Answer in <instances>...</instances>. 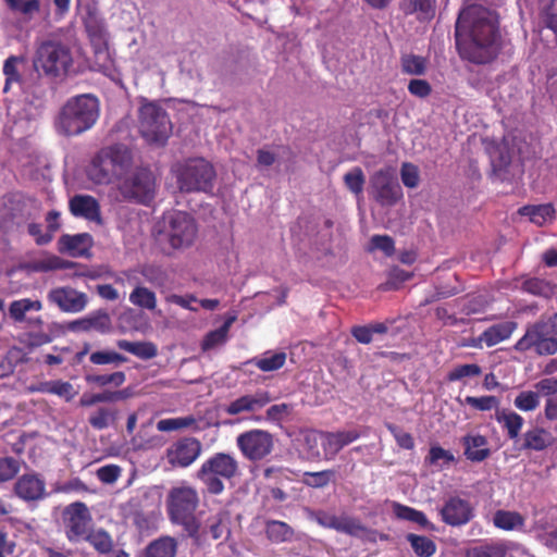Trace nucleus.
Returning <instances> with one entry per match:
<instances>
[{
    "label": "nucleus",
    "instance_id": "72a5a7b5",
    "mask_svg": "<svg viewBox=\"0 0 557 557\" xmlns=\"http://www.w3.org/2000/svg\"><path fill=\"white\" fill-rule=\"evenodd\" d=\"M524 518L517 511L497 510L493 517V523L496 528L505 531L522 530Z\"/></svg>",
    "mask_w": 557,
    "mask_h": 557
},
{
    "label": "nucleus",
    "instance_id": "393cba45",
    "mask_svg": "<svg viewBox=\"0 0 557 557\" xmlns=\"http://www.w3.org/2000/svg\"><path fill=\"white\" fill-rule=\"evenodd\" d=\"M465 445V455L471 461H483L490 456V449L487 447V440L485 436L467 435L462 440Z\"/></svg>",
    "mask_w": 557,
    "mask_h": 557
},
{
    "label": "nucleus",
    "instance_id": "b1692460",
    "mask_svg": "<svg viewBox=\"0 0 557 557\" xmlns=\"http://www.w3.org/2000/svg\"><path fill=\"white\" fill-rule=\"evenodd\" d=\"M515 321H505L494 324L486 329L480 336L479 342L484 343L487 347H493L503 341L508 339L517 329Z\"/></svg>",
    "mask_w": 557,
    "mask_h": 557
},
{
    "label": "nucleus",
    "instance_id": "ea45409f",
    "mask_svg": "<svg viewBox=\"0 0 557 557\" xmlns=\"http://www.w3.org/2000/svg\"><path fill=\"white\" fill-rule=\"evenodd\" d=\"M335 470L327 469L318 472H305L302 483L312 488H323L335 481Z\"/></svg>",
    "mask_w": 557,
    "mask_h": 557
},
{
    "label": "nucleus",
    "instance_id": "9b49d317",
    "mask_svg": "<svg viewBox=\"0 0 557 557\" xmlns=\"http://www.w3.org/2000/svg\"><path fill=\"white\" fill-rule=\"evenodd\" d=\"M119 191L123 199L147 206L157 194L156 176L149 169L139 168L119 184Z\"/></svg>",
    "mask_w": 557,
    "mask_h": 557
},
{
    "label": "nucleus",
    "instance_id": "423d86ee",
    "mask_svg": "<svg viewBox=\"0 0 557 557\" xmlns=\"http://www.w3.org/2000/svg\"><path fill=\"white\" fill-rule=\"evenodd\" d=\"M238 473V461L233 455L215 453L202 462L196 478L205 485L208 493L219 495L225 488L223 481L232 480Z\"/></svg>",
    "mask_w": 557,
    "mask_h": 557
},
{
    "label": "nucleus",
    "instance_id": "79ce46f5",
    "mask_svg": "<svg viewBox=\"0 0 557 557\" xmlns=\"http://www.w3.org/2000/svg\"><path fill=\"white\" fill-rule=\"evenodd\" d=\"M228 512L226 510H219L215 515L208 519V530L203 529L207 534L211 535L212 540H220L227 531Z\"/></svg>",
    "mask_w": 557,
    "mask_h": 557
},
{
    "label": "nucleus",
    "instance_id": "bb28decb",
    "mask_svg": "<svg viewBox=\"0 0 557 557\" xmlns=\"http://www.w3.org/2000/svg\"><path fill=\"white\" fill-rule=\"evenodd\" d=\"M324 450L336 455L343 447L352 443L360 437V434L355 431H341L335 433H324L323 435Z\"/></svg>",
    "mask_w": 557,
    "mask_h": 557
},
{
    "label": "nucleus",
    "instance_id": "09e8293b",
    "mask_svg": "<svg viewBox=\"0 0 557 557\" xmlns=\"http://www.w3.org/2000/svg\"><path fill=\"white\" fill-rule=\"evenodd\" d=\"M196 424V419L193 416L168 418L157 422V429L160 432H172L182 429H187Z\"/></svg>",
    "mask_w": 557,
    "mask_h": 557
},
{
    "label": "nucleus",
    "instance_id": "8fccbe9b",
    "mask_svg": "<svg viewBox=\"0 0 557 557\" xmlns=\"http://www.w3.org/2000/svg\"><path fill=\"white\" fill-rule=\"evenodd\" d=\"M345 186L355 195H361L366 183L363 171L359 166L352 168L344 177Z\"/></svg>",
    "mask_w": 557,
    "mask_h": 557
},
{
    "label": "nucleus",
    "instance_id": "864d4df0",
    "mask_svg": "<svg viewBox=\"0 0 557 557\" xmlns=\"http://www.w3.org/2000/svg\"><path fill=\"white\" fill-rule=\"evenodd\" d=\"M89 331H97L101 334L112 329V321L106 311H97L87 315Z\"/></svg>",
    "mask_w": 557,
    "mask_h": 557
},
{
    "label": "nucleus",
    "instance_id": "f3484780",
    "mask_svg": "<svg viewBox=\"0 0 557 557\" xmlns=\"http://www.w3.org/2000/svg\"><path fill=\"white\" fill-rule=\"evenodd\" d=\"M47 299L61 311L69 313L83 311L88 302V297L85 293L78 292L70 286L51 289L47 295Z\"/></svg>",
    "mask_w": 557,
    "mask_h": 557
},
{
    "label": "nucleus",
    "instance_id": "412c9836",
    "mask_svg": "<svg viewBox=\"0 0 557 557\" xmlns=\"http://www.w3.org/2000/svg\"><path fill=\"white\" fill-rule=\"evenodd\" d=\"M70 211L73 215L101 224L100 205L89 195H76L70 200Z\"/></svg>",
    "mask_w": 557,
    "mask_h": 557
},
{
    "label": "nucleus",
    "instance_id": "37998d69",
    "mask_svg": "<svg viewBox=\"0 0 557 557\" xmlns=\"http://www.w3.org/2000/svg\"><path fill=\"white\" fill-rule=\"evenodd\" d=\"M84 540L89 542L92 547L100 554H108L112 550L113 547V541L110 534L102 529L94 532L89 531Z\"/></svg>",
    "mask_w": 557,
    "mask_h": 557
},
{
    "label": "nucleus",
    "instance_id": "6ab92c4d",
    "mask_svg": "<svg viewBox=\"0 0 557 557\" xmlns=\"http://www.w3.org/2000/svg\"><path fill=\"white\" fill-rule=\"evenodd\" d=\"M273 400L268 391L259 389L253 394H245L225 406L224 411L230 416L243 412H256Z\"/></svg>",
    "mask_w": 557,
    "mask_h": 557
},
{
    "label": "nucleus",
    "instance_id": "052dcab7",
    "mask_svg": "<svg viewBox=\"0 0 557 557\" xmlns=\"http://www.w3.org/2000/svg\"><path fill=\"white\" fill-rule=\"evenodd\" d=\"M294 406L290 404H276L269 407L265 411L267 420L271 422H281L292 414Z\"/></svg>",
    "mask_w": 557,
    "mask_h": 557
},
{
    "label": "nucleus",
    "instance_id": "4468645a",
    "mask_svg": "<svg viewBox=\"0 0 557 557\" xmlns=\"http://www.w3.org/2000/svg\"><path fill=\"white\" fill-rule=\"evenodd\" d=\"M370 184L372 196L381 206L392 207L403 197L401 186L392 168L376 171Z\"/></svg>",
    "mask_w": 557,
    "mask_h": 557
},
{
    "label": "nucleus",
    "instance_id": "7ed1b4c3",
    "mask_svg": "<svg viewBox=\"0 0 557 557\" xmlns=\"http://www.w3.org/2000/svg\"><path fill=\"white\" fill-rule=\"evenodd\" d=\"M100 103L96 96L71 97L61 107L54 122L55 131L64 136H78L90 129L99 119Z\"/></svg>",
    "mask_w": 557,
    "mask_h": 557
},
{
    "label": "nucleus",
    "instance_id": "20e7f679",
    "mask_svg": "<svg viewBox=\"0 0 557 557\" xmlns=\"http://www.w3.org/2000/svg\"><path fill=\"white\" fill-rule=\"evenodd\" d=\"M157 242L163 248L180 250L194 245L198 225L196 220L184 211H170L157 223Z\"/></svg>",
    "mask_w": 557,
    "mask_h": 557
},
{
    "label": "nucleus",
    "instance_id": "9d476101",
    "mask_svg": "<svg viewBox=\"0 0 557 557\" xmlns=\"http://www.w3.org/2000/svg\"><path fill=\"white\" fill-rule=\"evenodd\" d=\"M314 520L323 528L333 529L337 532L360 539L363 542L375 543L377 540L385 541L387 535L366 527L360 519L350 516H335L325 511L314 515Z\"/></svg>",
    "mask_w": 557,
    "mask_h": 557
},
{
    "label": "nucleus",
    "instance_id": "dca6fc26",
    "mask_svg": "<svg viewBox=\"0 0 557 557\" xmlns=\"http://www.w3.org/2000/svg\"><path fill=\"white\" fill-rule=\"evenodd\" d=\"M202 444L195 437H182L165 450V459L174 468H187L201 455Z\"/></svg>",
    "mask_w": 557,
    "mask_h": 557
},
{
    "label": "nucleus",
    "instance_id": "a18cd8bd",
    "mask_svg": "<svg viewBox=\"0 0 557 557\" xmlns=\"http://www.w3.org/2000/svg\"><path fill=\"white\" fill-rule=\"evenodd\" d=\"M89 360L95 366H120L125 363L127 358L114 350H97L89 355Z\"/></svg>",
    "mask_w": 557,
    "mask_h": 557
},
{
    "label": "nucleus",
    "instance_id": "f03ea898",
    "mask_svg": "<svg viewBox=\"0 0 557 557\" xmlns=\"http://www.w3.org/2000/svg\"><path fill=\"white\" fill-rule=\"evenodd\" d=\"M199 506L198 492L189 485L172 487L166 497V513L174 525L182 527L186 536L191 540L196 549L210 546L207 532L202 530L201 521L196 516Z\"/></svg>",
    "mask_w": 557,
    "mask_h": 557
},
{
    "label": "nucleus",
    "instance_id": "c85d7f7f",
    "mask_svg": "<svg viewBox=\"0 0 557 557\" xmlns=\"http://www.w3.org/2000/svg\"><path fill=\"white\" fill-rule=\"evenodd\" d=\"M555 208L550 203L524 206L519 209L520 215L528 216L532 223L539 226L552 222L555 219Z\"/></svg>",
    "mask_w": 557,
    "mask_h": 557
},
{
    "label": "nucleus",
    "instance_id": "f257e3e1",
    "mask_svg": "<svg viewBox=\"0 0 557 557\" xmlns=\"http://www.w3.org/2000/svg\"><path fill=\"white\" fill-rule=\"evenodd\" d=\"M455 38L460 57L478 64L495 59L500 47L496 18L481 5H470L460 12Z\"/></svg>",
    "mask_w": 557,
    "mask_h": 557
},
{
    "label": "nucleus",
    "instance_id": "5701e85b",
    "mask_svg": "<svg viewBox=\"0 0 557 557\" xmlns=\"http://www.w3.org/2000/svg\"><path fill=\"white\" fill-rule=\"evenodd\" d=\"M399 10L405 15H414L419 21H430L435 15L436 0H400Z\"/></svg>",
    "mask_w": 557,
    "mask_h": 557
},
{
    "label": "nucleus",
    "instance_id": "0eeeda50",
    "mask_svg": "<svg viewBox=\"0 0 557 557\" xmlns=\"http://www.w3.org/2000/svg\"><path fill=\"white\" fill-rule=\"evenodd\" d=\"M518 351L533 350L540 356L557 352V313L542 318L528 326L525 334L516 343Z\"/></svg>",
    "mask_w": 557,
    "mask_h": 557
},
{
    "label": "nucleus",
    "instance_id": "13d9d810",
    "mask_svg": "<svg viewBox=\"0 0 557 557\" xmlns=\"http://www.w3.org/2000/svg\"><path fill=\"white\" fill-rule=\"evenodd\" d=\"M482 373L481 367L475 363H468L455 367L447 374L450 382L460 381L465 377L479 376Z\"/></svg>",
    "mask_w": 557,
    "mask_h": 557
},
{
    "label": "nucleus",
    "instance_id": "603ef678",
    "mask_svg": "<svg viewBox=\"0 0 557 557\" xmlns=\"http://www.w3.org/2000/svg\"><path fill=\"white\" fill-rule=\"evenodd\" d=\"M85 380L89 384H97L99 386L110 384L121 386L125 382L126 376L124 372L119 371L111 374H87Z\"/></svg>",
    "mask_w": 557,
    "mask_h": 557
},
{
    "label": "nucleus",
    "instance_id": "4c0bfd02",
    "mask_svg": "<svg viewBox=\"0 0 557 557\" xmlns=\"http://www.w3.org/2000/svg\"><path fill=\"white\" fill-rule=\"evenodd\" d=\"M116 419L117 410L100 407L90 414L88 422L95 430H104L113 424Z\"/></svg>",
    "mask_w": 557,
    "mask_h": 557
},
{
    "label": "nucleus",
    "instance_id": "1a4fd4ad",
    "mask_svg": "<svg viewBox=\"0 0 557 557\" xmlns=\"http://www.w3.org/2000/svg\"><path fill=\"white\" fill-rule=\"evenodd\" d=\"M139 131L147 141L164 145L172 133V123L162 107L145 102L139 108Z\"/></svg>",
    "mask_w": 557,
    "mask_h": 557
},
{
    "label": "nucleus",
    "instance_id": "f8f14e48",
    "mask_svg": "<svg viewBox=\"0 0 557 557\" xmlns=\"http://www.w3.org/2000/svg\"><path fill=\"white\" fill-rule=\"evenodd\" d=\"M71 63L69 50L53 41L42 42L36 51L34 67L36 71H42L47 75L58 76L66 71Z\"/></svg>",
    "mask_w": 557,
    "mask_h": 557
},
{
    "label": "nucleus",
    "instance_id": "6e6d98bb",
    "mask_svg": "<svg viewBox=\"0 0 557 557\" xmlns=\"http://www.w3.org/2000/svg\"><path fill=\"white\" fill-rule=\"evenodd\" d=\"M21 470V460L14 457H0V483L13 480Z\"/></svg>",
    "mask_w": 557,
    "mask_h": 557
},
{
    "label": "nucleus",
    "instance_id": "cd10ccee",
    "mask_svg": "<svg viewBox=\"0 0 557 557\" xmlns=\"http://www.w3.org/2000/svg\"><path fill=\"white\" fill-rule=\"evenodd\" d=\"M495 419L504 429H506L507 435L510 440L518 438L524 423V420L520 414L506 409H497L495 412Z\"/></svg>",
    "mask_w": 557,
    "mask_h": 557
},
{
    "label": "nucleus",
    "instance_id": "473e14b6",
    "mask_svg": "<svg viewBox=\"0 0 557 557\" xmlns=\"http://www.w3.org/2000/svg\"><path fill=\"white\" fill-rule=\"evenodd\" d=\"M511 543L499 541L474 546L466 552V557H506Z\"/></svg>",
    "mask_w": 557,
    "mask_h": 557
},
{
    "label": "nucleus",
    "instance_id": "7c9ffc66",
    "mask_svg": "<svg viewBox=\"0 0 557 557\" xmlns=\"http://www.w3.org/2000/svg\"><path fill=\"white\" fill-rule=\"evenodd\" d=\"M116 346L143 360H149L158 355L157 346L151 342H129L127 339L116 341Z\"/></svg>",
    "mask_w": 557,
    "mask_h": 557
},
{
    "label": "nucleus",
    "instance_id": "c756f323",
    "mask_svg": "<svg viewBox=\"0 0 557 557\" xmlns=\"http://www.w3.org/2000/svg\"><path fill=\"white\" fill-rule=\"evenodd\" d=\"M32 389L45 394L57 395L65 401H71L77 395V392L70 382L61 380L46 381Z\"/></svg>",
    "mask_w": 557,
    "mask_h": 557
},
{
    "label": "nucleus",
    "instance_id": "e2e57ef3",
    "mask_svg": "<svg viewBox=\"0 0 557 557\" xmlns=\"http://www.w3.org/2000/svg\"><path fill=\"white\" fill-rule=\"evenodd\" d=\"M77 267V263L63 260L57 256H51L47 259L41 260L38 263V269L41 271H52V270H61V269H70Z\"/></svg>",
    "mask_w": 557,
    "mask_h": 557
},
{
    "label": "nucleus",
    "instance_id": "3c124183",
    "mask_svg": "<svg viewBox=\"0 0 557 557\" xmlns=\"http://www.w3.org/2000/svg\"><path fill=\"white\" fill-rule=\"evenodd\" d=\"M521 288L535 296L548 297L553 294V286L542 278L532 277L523 281Z\"/></svg>",
    "mask_w": 557,
    "mask_h": 557
},
{
    "label": "nucleus",
    "instance_id": "c9c22d12",
    "mask_svg": "<svg viewBox=\"0 0 557 557\" xmlns=\"http://www.w3.org/2000/svg\"><path fill=\"white\" fill-rule=\"evenodd\" d=\"M265 534L268 540L278 544L290 541L294 536V530L286 522L269 520L265 523Z\"/></svg>",
    "mask_w": 557,
    "mask_h": 557
},
{
    "label": "nucleus",
    "instance_id": "69168bd1",
    "mask_svg": "<svg viewBox=\"0 0 557 557\" xmlns=\"http://www.w3.org/2000/svg\"><path fill=\"white\" fill-rule=\"evenodd\" d=\"M387 429L401 448L412 449L414 447V441L411 434L393 424H388Z\"/></svg>",
    "mask_w": 557,
    "mask_h": 557
},
{
    "label": "nucleus",
    "instance_id": "2f4dec72",
    "mask_svg": "<svg viewBox=\"0 0 557 557\" xmlns=\"http://www.w3.org/2000/svg\"><path fill=\"white\" fill-rule=\"evenodd\" d=\"M286 362L284 351H265L259 357H255L248 363L256 366L263 372H271L281 369Z\"/></svg>",
    "mask_w": 557,
    "mask_h": 557
},
{
    "label": "nucleus",
    "instance_id": "f704fd0d",
    "mask_svg": "<svg viewBox=\"0 0 557 557\" xmlns=\"http://www.w3.org/2000/svg\"><path fill=\"white\" fill-rule=\"evenodd\" d=\"M177 543L174 537L161 536L146 548V557H175Z\"/></svg>",
    "mask_w": 557,
    "mask_h": 557
},
{
    "label": "nucleus",
    "instance_id": "a19ab883",
    "mask_svg": "<svg viewBox=\"0 0 557 557\" xmlns=\"http://www.w3.org/2000/svg\"><path fill=\"white\" fill-rule=\"evenodd\" d=\"M406 539L419 557H431L436 552L435 543L428 536L409 533Z\"/></svg>",
    "mask_w": 557,
    "mask_h": 557
},
{
    "label": "nucleus",
    "instance_id": "6e6552de",
    "mask_svg": "<svg viewBox=\"0 0 557 557\" xmlns=\"http://www.w3.org/2000/svg\"><path fill=\"white\" fill-rule=\"evenodd\" d=\"M175 174L183 193L211 191L216 175L213 165L203 158L188 159L177 165Z\"/></svg>",
    "mask_w": 557,
    "mask_h": 557
},
{
    "label": "nucleus",
    "instance_id": "774afa93",
    "mask_svg": "<svg viewBox=\"0 0 557 557\" xmlns=\"http://www.w3.org/2000/svg\"><path fill=\"white\" fill-rule=\"evenodd\" d=\"M543 21L557 35V0H550L545 8Z\"/></svg>",
    "mask_w": 557,
    "mask_h": 557
},
{
    "label": "nucleus",
    "instance_id": "c03bdc74",
    "mask_svg": "<svg viewBox=\"0 0 557 557\" xmlns=\"http://www.w3.org/2000/svg\"><path fill=\"white\" fill-rule=\"evenodd\" d=\"M129 301L140 308L152 310L157 306L156 294L146 288L138 286L129 295Z\"/></svg>",
    "mask_w": 557,
    "mask_h": 557
},
{
    "label": "nucleus",
    "instance_id": "de8ad7c7",
    "mask_svg": "<svg viewBox=\"0 0 557 557\" xmlns=\"http://www.w3.org/2000/svg\"><path fill=\"white\" fill-rule=\"evenodd\" d=\"M127 397V394L125 391H117V392H103L99 394H94L90 396L84 395L79 399V405L82 407H90L98 403H110V401H116L120 399H124Z\"/></svg>",
    "mask_w": 557,
    "mask_h": 557
},
{
    "label": "nucleus",
    "instance_id": "2eb2a0df",
    "mask_svg": "<svg viewBox=\"0 0 557 557\" xmlns=\"http://www.w3.org/2000/svg\"><path fill=\"white\" fill-rule=\"evenodd\" d=\"M236 445L248 460L258 461L271 454L274 440L269 431L253 429L240 433L236 438Z\"/></svg>",
    "mask_w": 557,
    "mask_h": 557
},
{
    "label": "nucleus",
    "instance_id": "e433bc0d",
    "mask_svg": "<svg viewBox=\"0 0 557 557\" xmlns=\"http://www.w3.org/2000/svg\"><path fill=\"white\" fill-rule=\"evenodd\" d=\"M401 71L408 75H423L428 67L425 58L412 53L403 54L400 58Z\"/></svg>",
    "mask_w": 557,
    "mask_h": 557
},
{
    "label": "nucleus",
    "instance_id": "ddd939ff",
    "mask_svg": "<svg viewBox=\"0 0 557 557\" xmlns=\"http://www.w3.org/2000/svg\"><path fill=\"white\" fill-rule=\"evenodd\" d=\"M62 521L67 540L75 543L87 536L92 518L86 504L75 502L63 509Z\"/></svg>",
    "mask_w": 557,
    "mask_h": 557
},
{
    "label": "nucleus",
    "instance_id": "338daca9",
    "mask_svg": "<svg viewBox=\"0 0 557 557\" xmlns=\"http://www.w3.org/2000/svg\"><path fill=\"white\" fill-rule=\"evenodd\" d=\"M121 475V468L115 465H108L97 470L98 479L106 484L114 483Z\"/></svg>",
    "mask_w": 557,
    "mask_h": 557
},
{
    "label": "nucleus",
    "instance_id": "bf43d9fd",
    "mask_svg": "<svg viewBox=\"0 0 557 557\" xmlns=\"http://www.w3.org/2000/svg\"><path fill=\"white\" fill-rule=\"evenodd\" d=\"M227 337L228 333L225 332L222 327H219L214 331L209 332L205 336L201 343V348L202 350H211L216 347H220L226 343Z\"/></svg>",
    "mask_w": 557,
    "mask_h": 557
},
{
    "label": "nucleus",
    "instance_id": "aec40b11",
    "mask_svg": "<svg viewBox=\"0 0 557 557\" xmlns=\"http://www.w3.org/2000/svg\"><path fill=\"white\" fill-rule=\"evenodd\" d=\"M14 493L26 502L39 500L46 495V483L36 473H25L15 482Z\"/></svg>",
    "mask_w": 557,
    "mask_h": 557
},
{
    "label": "nucleus",
    "instance_id": "0e129e2a",
    "mask_svg": "<svg viewBox=\"0 0 557 557\" xmlns=\"http://www.w3.org/2000/svg\"><path fill=\"white\" fill-rule=\"evenodd\" d=\"M401 181L405 186L414 188L419 184V170L411 163H404L400 170Z\"/></svg>",
    "mask_w": 557,
    "mask_h": 557
},
{
    "label": "nucleus",
    "instance_id": "4be33fe9",
    "mask_svg": "<svg viewBox=\"0 0 557 557\" xmlns=\"http://www.w3.org/2000/svg\"><path fill=\"white\" fill-rule=\"evenodd\" d=\"M91 246L92 237L87 233L66 234L59 238V250L74 258L88 256Z\"/></svg>",
    "mask_w": 557,
    "mask_h": 557
},
{
    "label": "nucleus",
    "instance_id": "4d7b16f0",
    "mask_svg": "<svg viewBox=\"0 0 557 557\" xmlns=\"http://www.w3.org/2000/svg\"><path fill=\"white\" fill-rule=\"evenodd\" d=\"M465 404L479 411H488L492 409H498L499 399L496 396L485 395L481 397L467 396Z\"/></svg>",
    "mask_w": 557,
    "mask_h": 557
},
{
    "label": "nucleus",
    "instance_id": "a211bd4d",
    "mask_svg": "<svg viewBox=\"0 0 557 557\" xmlns=\"http://www.w3.org/2000/svg\"><path fill=\"white\" fill-rule=\"evenodd\" d=\"M442 520L450 527L467 524L473 518L471 504L458 496L449 497L440 510Z\"/></svg>",
    "mask_w": 557,
    "mask_h": 557
},
{
    "label": "nucleus",
    "instance_id": "a878e982",
    "mask_svg": "<svg viewBox=\"0 0 557 557\" xmlns=\"http://www.w3.org/2000/svg\"><path fill=\"white\" fill-rule=\"evenodd\" d=\"M554 436L542 428H534L523 434L522 449L541 451L554 444Z\"/></svg>",
    "mask_w": 557,
    "mask_h": 557
},
{
    "label": "nucleus",
    "instance_id": "49530a36",
    "mask_svg": "<svg viewBox=\"0 0 557 557\" xmlns=\"http://www.w3.org/2000/svg\"><path fill=\"white\" fill-rule=\"evenodd\" d=\"M395 512L398 518L408 520V521H412L425 529L434 528L433 524L426 518V516L422 511H419L414 508L407 507L404 505H397Z\"/></svg>",
    "mask_w": 557,
    "mask_h": 557
},
{
    "label": "nucleus",
    "instance_id": "39448f33",
    "mask_svg": "<svg viewBox=\"0 0 557 557\" xmlns=\"http://www.w3.org/2000/svg\"><path fill=\"white\" fill-rule=\"evenodd\" d=\"M133 158L124 146H112L100 150L92 159L87 174L96 184H110L122 180L131 170Z\"/></svg>",
    "mask_w": 557,
    "mask_h": 557
},
{
    "label": "nucleus",
    "instance_id": "5fc2aeb1",
    "mask_svg": "<svg viewBox=\"0 0 557 557\" xmlns=\"http://www.w3.org/2000/svg\"><path fill=\"white\" fill-rule=\"evenodd\" d=\"M513 405L521 411H533L540 405L539 393L534 391H522L516 396Z\"/></svg>",
    "mask_w": 557,
    "mask_h": 557
},
{
    "label": "nucleus",
    "instance_id": "58836bf2",
    "mask_svg": "<svg viewBox=\"0 0 557 557\" xmlns=\"http://www.w3.org/2000/svg\"><path fill=\"white\" fill-rule=\"evenodd\" d=\"M42 305L39 300H32L28 298L14 300L9 307L10 317L16 322H22L28 311H39Z\"/></svg>",
    "mask_w": 557,
    "mask_h": 557
},
{
    "label": "nucleus",
    "instance_id": "680f3d73",
    "mask_svg": "<svg viewBox=\"0 0 557 557\" xmlns=\"http://www.w3.org/2000/svg\"><path fill=\"white\" fill-rule=\"evenodd\" d=\"M20 59L17 57H10L3 64V73L5 75V85L3 90L8 91L12 83H18L21 77L17 71V63Z\"/></svg>",
    "mask_w": 557,
    "mask_h": 557
}]
</instances>
